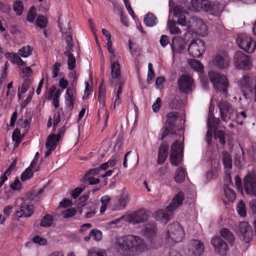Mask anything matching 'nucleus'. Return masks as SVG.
<instances>
[{"label":"nucleus","mask_w":256,"mask_h":256,"mask_svg":"<svg viewBox=\"0 0 256 256\" xmlns=\"http://www.w3.org/2000/svg\"><path fill=\"white\" fill-rule=\"evenodd\" d=\"M178 116V113L176 112L168 114L164 130L161 137V140H163L168 136L172 134L175 139L170 148V158L172 164L176 166L178 165L182 160L184 141V131L182 128L178 130L177 132H173Z\"/></svg>","instance_id":"nucleus-1"},{"label":"nucleus","mask_w":256,"mask_h":256,"mask_svg":"<svg viewBox=\"0 0 256 256\" xmlns=\"http://www.w3.org/2000/svg\"><path fill=\"white\" fill-rule=\"evenodd\" d=\"M114 248L120 256H140L149 250L143 238L132 234L116 238Z\"/></svg>","instance_id":"nucleus-2"},{"label":"nucleus","mask_w":256,"mask_h":256,"mask_svg":"<svg viewBox=\"0 0 256 256\" xmlns=\"http://www.w3.org/2000/svg\"><path fill=\"white\" fill-rule=\"evenodd\" d=\"M184 236V232L182 226L178 222H174L168 226L167 231L164 234L163 242L166 246H172L182 242Z\"/></svg>","instance_id":"nucleus-3"},{"label":"nucleus","mask_w":256,"mask_h":256,"mask_svg":"<svg viewBox=\"0 0 256 256\" xmlns=\"http://www.w3.org/2000/svg\"><path fill=\"white\" fill-rule=\"evenodd\" d=\"M208 76L214 88L226 96L228 87V82L226 76L214 71H210L208 73Z\"/></svg>","instance_id":"nucleus-4"},{"label":"nucleus","mask_w":256,"mask_h":256,"mask_svg":"<svg viewBox=\"0 0 256 256\" xmlns=\"http://www.w3.org/2000/svg\"><path fill=\"white\" fill-rule=\"evenodd\" d=\"M236 43L240 48L249 54L252 53L256 49L255 40L246 34L238 35L236 39Z\"/></svg>","instance_id":"nucleus-5"},{"label":"nucleus","mask_w":256,"mask_h":256,"mask_svg":"<svg viewBox=\"0 0 256 256\" xmlns=\"http://www.w3.org/2000/svg\"><path fill=\"white\" fill-rule=\"evenodd\" d=\"M234 64L237 69L248 70L252 66V62L249 56L241 51H238L234 56Z\"/></svg>","instance_id":"nucleus-6"},{"label":"nucleus","mask_w":256,"mask_h":256,"mask_svg":"<svg viewBox=\"0 0 256 256\" xmlns=\"http://www.w3.org/2000/svg\"><path fill=\"white\" fill-rule=\"evenodd\" d=\"M141 234L146 238L150 240V246L152 248H157L158 246L156 245L154 240L157 234V226L154 222H148L144 224L142 228Z\"/></svg>","instance_id":"nucleus-7"},{"label":"nucleus","mask_w":256,"mask_h":256,"mask_svg":"<svg viewBox=\"0 0 256 256\" xmlns=\"http://www.w3.org/2000/svg\"><path fill=\"white\" fill-rule=\"evenodd\" d=\"M222 119L225 122L233 120L235 110L231 104L226 101H221L218 104Z\"/></svg>","instance_id":"nucleus-8"},{"label":"nucleus","mask_w":256,"mask_h":256,"mask_svg":"<svg viewBox=\"0 0 256 256\" xmlns=\"http://www.w3.org/2000/svg\"><path fill=\"white\" fill-rule=\"evenodd\" d=\"M206 50L204 42L200 39H196L191 42L188 48L190 54L193 57L198 58L202 56Z\"/></svg>","instance_id":"nucleus-9"},{"label":"nucleus","mask_w":256,"mask_h":256,"mask_svg":"<svg viewBox=\"0 0 256 256\" xmlns=\"http://www.w3.org/2000/svg\"><path fill=\"white\" fill-rule=\"evenodd\" d=\"M230 62V58L226 52H221L212 60V64L220 69L227 68Z\"/></svg>","instance_id":"nucleus-10"},{"label":"nucleus","mask_w":256,"mask_h":256,"mask_svg":"<svg viewBox=\"0 0 256 256\" xmlns=\"http://www.w3.org/2000/svg\"><path fill=\"white\" fill-rule=\"evenodd\" d=\"M148 217V214L146 210H140L132 212L127 216H122V218H124V220L128 222L136 224L147 220Z\"/></svg>","instance_id":"nucleus-11"},{"label":"nucleus","mask_w":256,"mask_h":256,"mask_svg":"<svg viewBox=\"0 0 256 256\" xmlns=\"http://www.w3.org/2000/svg\"><path fill=\"white\" fill-rule=\"evenodd\" d=\"M180 90L184 93L190 92L194 88L193 79L188 74H182L178 80Z\"/></svg>","instance_id":"nucleus-12"},{"label":"nucleus","mask_w":256,"mask_h":256,"mask_svg":"<svg viewBox=\"0 0 256 256\" xmlns=\"http://www.w3.org/2000/svg\"><path fill=\"white\" fill-rule=\"evenodd\" d=\"M210 242L216 253L220 255L226 254L228 250V245L220 238L213 237L212 238Z\"/></svg>","instance_id":"nucleus-13"},{"label":"nucleus","mask_w":256,"mask_h":256,"mask_svg":"<svg viewBox=\"0 0 256 256\" xmlns=\"http://www.w3.org/2000/svg\"><path fill=\"white\" fill-rule=\"evenodd\" d=\"M204 244L198 240H190L188 245L189 254L192 256H200L204 252Z\"/></svg>","instance_id":"nucleus-14"},{"label":"nucleus","mask_w":256,"mask_h":256,"mask_svg":"<svg viewBox=\"0 0 256 256\" xmlns=\"http://www.w3.org/2000/svg\"><path fill=\"white\" fill-rule=\"evenodd\" d=\"M130 201V196L126 188L120 192L118 202L114 204L113 210H115L124 209Z\"/></svg>","instance_id":"nucleus-15"},{"label":"nucleus","mask_w":256,"mask_h":256,"mask_svg":"<svg viewBox=\"0 0 256 256\" xmlns=\"http://www.w3.org/2000/svg\"><path fill=\"white\" fill-rule=\"evenodd\" d=\"M192 21L193 22L190 26V30H189L190 32L192 30V32L197 33L202 36H206L208 34V28L207 26L202 20L200 19L194 20L192 18Z\"/></svg>","instance_id":"nucleus-16"},{"label":"nucleus","mask_w":256,"mask_h":256,"mask_svg":"<svg viewBox=\"0 0 256 256\" xmlns=\"http://www.w3.org/2000/svg\"><path fill=\"white\" fill-rule=\"evenodd\" d=\"M110 78L109 82L112 86L116 84L121 76L120 64L118 62H112L110 64Z\"/></svg>","instance_id":"nucleus-17"},{"label":"nucleus","mask_w":256,"mask_h":256,"mask_svg":"<svg viewBox=\"0 0 256 256\" xmlns=\"http://www.w3.org/2000/svg\"><path fill=\"white\" fill-rule=\"evenodd\" d=\"M173 214L166 206L164 210H158L152 214V217L161 223L166 224L168 222Z\"/></svg>","instance_id":"nucleus-18"},{"label":"nucleus","mask_w":256,"mask_h":256,"mask_svg":"<svg viewBox=\"0 0 256 256\" xmlns=\"http://www.w3.org/2000/svg\"><path fill=\"white\" fill-rule=\"evenodd\" d=\"M244 182L246 193L256 196V179L250 175H247Z\"/></svg>","instance_id":"nucleus-19"},{"label":"nucleus","mask_w":256,"mask_h":256,"mask_svg":"<svg viewBox=\"0 0 256 256\" xmlns=\"http://www.w3.org/2000/svg\"><path fill=\"white\" fill-rule=\"evenodd\" d=\"M76 99V90L73 87H68L64 94L65 106L68 110H72L74 108Z\"/></svg>","instance_id":"nucleus-20"},{"label":"nucleus","mask_w":256,"mask_h":256,"mask_svg":"<svg viewBox=\"0 0 256 256\" xmlns=\"http://www.w3.org/2000/svg\"><path fill=\"white\" fill-rule=\"evenodd\" d=\"M252 80L251 78L247 76H243L238 81V84L244 92V94L246 97V95L252 94Z\"/></svg>","instance_id":"nucleus-21"},{"label":"nucleus","mask_w":256,"mask_h":256,"mask_svg":"<svg viewBox=\"0 0 256 256\" xmlns=\"http://www.w3.org/2000/svg\"><path fill=\"white\" fill-rule=\"evenodd\" d=\"M239 228L244 240L246 242H249L252 238L253 232L248 224L246 222H240Z\"/></svg>","instance_id":"nucleus-22"},{"label":"nucleus","mask_w":256,"mask_h":256,"mask_svg":"<svg viewBox=\"0 0 256 256\" xmlns=\"http://www.w3.org/2000/svg\"><path fill=\"white\" fill-rule=\"evenodd\" d=\"M184 196L182 192H178L172 198V202L168 206V208L173 213L182 204Z\"/></svg>","instance_id":"nucleus-23"},{"label":"nucleus","mask_w":256,"mask_h":256,"mask_svg":"<svg viewBox=\"0 0 256 256\" xmlns=\"http://www.w3.org/2000/svg\"><path fill=\"white\" fill-rule=\"evenodd\" d=\"M100 172L99 168H96L90 170L86 174L84 179L88 181L90 184H94L99 183L100 180L95 176Z\"/></svg>","instance_id":"nucleus-24"},{"label":"nucleus","mask_w":256,"mask_h":256,"mask_svg":"<svg viewBox=\"0 0 256 256\" xmlns=\"http://www.w3.org/2000/svg\"><path fill=\"white\" fill-rule=\"evenodd\" d=\"M174 14L175 16L178 18V24L182 26H186L188 30H190L192 24H188L186 20V16L184 13L180 10V8L178 6L176 7L174 10ZM193 22L192 20L189 23Z\"/></svg>","instance_id":"nucleus-25"},{"label":"nucleus","mask_w":256,"mask_h":256,"mask_svg":"<svg viewBox=\"0 0 256 256\" xmlns=\"http://www.w3.org/2000/svg\"><path fill=\"white\" fill-rule=\"evenodd\" d=\"M34 212V208L32 205L26 204H22L19 210L16 212V215L19 218L30 216Z\"/></svg>","instance_id":"nucleus-26"},{"label":"nucleus","mask_w":256,"mask_h":256,"mask_svg":"<svg viewBox=\"0 0 256 256\" xmlns=\"http://www.w3.org/2000/svg\"><path fill=\"white\" fill-rule=\"evenodd\" d=\"M184 48V42L180 37L176 36L172 40V48L174 53H180Z\"/></svg>","instance_id":"nucleus-27"},{"label":"nucleus","mask_w":256,"mask_h":256,"mask_svg":"<svg viewBox=\"0 0 256 256\" xmlns=\"http://www.w3.org/2000/svg\"><path fill=\"white\" fill-rule=\"evenodd\" d=\"M168 144L162 143L160 146L158 152V158L157 162L159 164H162L166 159L168 154Z\"/></svg>","instance_id":"nucleus-28"},{"label":"nucleus","mask_w":256,"mask_h":256,"mask_svg":"<svg viewBox=\"0 0 256 256\" xmlns=\"http://www.w3.org/2000/svg\"><path fill=\"white\" fill-rule=\"evenodd\" d=\"M59 27L60 28L61 32L64 34V38L66 42V50H73V44L72 39L71 35V32L69 29L68 31L62 28V24L59 22Z\"/></svg>","instance_id":"nucleus-29"},{"label":"nucleus","mask_w":256,"mask_h":256,"mask_svg":"<svg viewBox=\"0 0 256 256\" xmlns=\"http://www.w3.org/2000/svg\"><path fill=\"white\" fill-rule=\"evenodd\" d=\"M207 124L208 129L206 132V140L209 144L211 141L213 132L215 130V128L218 124H216L214 122H211V117L210 116L208 120Z\"/></svg>","instance_id":"nucleus-30"},{"label":"nucleus","mask_w":256,"mask_h":256,"mask_svg":"<svg viewBox=\"0 0 256 256\" xmlns=\"http://www.w3.org/2000/svg\"><path fill=\"white\" fill-rule=\"evenodd\" d=\"M73 50H66L64 54L68 57V66L70 70H74L76 67V59L72 54Z\"/></svg>","instance_id":"nucleus-31"},{"label":"nucleus","mask_w":256,"mask_h":256,"mask_svg":"<svg viewBox=\"0 0 256 256\" xmlns=\"http://www.w3.org/2000/svg\"><path fill=\"white\" fill-rule=\"evenodd\" d=\"M224 6L218 2H214L212 4L210 9V13L214 16H219L222 12Z\"/></svg>","instance_id":"nucleus-32"},{"label":"nucleus","mask_w":256,"mask_h":256,"mask_svg":"<svg viewBox=\"0 0 256 256\" xmlns=\"http://www.w3.org/2000/svg\"><path fill=\"white\" fill-rule=\"evenodd\" d=\"M60 140L58 136H56L54 134L50 135L46 140V148H51L55 149L56 146V143Z\"/></svg>","instance_id":"nucleus-33"},{"label":"nucleus","mask_w":256,"mask_h":256,"mask_svg":"<svg viewBox=\"0 0 256 256\" xmlns=\"http://www.w3.org/2000/svg\"><path fill=\"white\" fill-rule=\"evenodd\" d=\"M188 63L192 68L195 71L200 73L203 72L204 66L198 60L194 59L188 60Z\"/></svg>","instance_id":"nucleus-34"},{"label":"nucleus","mask_w":256,"mask_h":256,"mask_svg":"<svg viewBox=\"0 0 256 256\" xmlns=\"http://www.w3.org/2000/svg\"><path fill=\"white\" fill-rule=\"evenodd\" d=\"M144 20L146 25L149 27L155 26L158 22L156 18L152 13L148 14L145 16Z\"/></svg>","instance_id":"nucleus-35"},{"label":"nucleus","mask_w":256,"mask_h":256,"mask_svg":"<svg viewBox=\"0 0 256 256\" xmlns=\"http://www.w3.org/2000/svg\"><path fill=\"white\" fill-rule=\"evenodd\" d=\"M220 236L224 239H226L227 241L229 243L231 244L233 242L234 237V234H232L230 230L227 228H224L220 230Z\"/></svg>","instance_id":"nucleus-36"},{"label":"nucleus","mask_w":256,"mask_h":256,"mask_svg":"<svg viewBox=\"0 0 256 256\" xmlns=\"http://www.w3.org/2000/svg\"><path fill=\"white\" fill-rule=\"evenodd\" d=\"M186 170L182 167L178 168L175 172L174 180L178 183L182 182L185 178Z\"/></svg>","instance_id":"nucleus-37"},{"label":"nucleus","mask_w":256,"mask_h":256,"mask_svg":"<svg viewBox=\"0 0 256 256\" xmlns=\"http://www.w3.org/2000/svg\"><path fill=\"white\" fill-rule=\"evenodd\" d=\"M118 159V156L117 155L112 156L110 159L106 162L100 165V168H99L100 170H106L109 167H112L116 164Z\"/></svg>","instance_id":"nucleus-38"},{"label":"nucleus","mask_w":256,"mask_h":256,"mask_svg":"<svg viewBox=\"0 0 256 256\" xmlns=\"http://www.w3.org/2000/svg\"><path fill=\"white\" fill-rule=\"evenodd\" d=\"M35 163L33 160L30 166L21 174L20 178L22 181H25L30 179L33 176V172L32 171V167Z\"/></svg>","instance_id":"nucleus-39"},{"label":"nucleus","mask_w":256,"mask_h":256,"mask_svg":"<svg viewBox=\"0 0 256 256\" xmlns=\"http://www.w3.org/2000/svg\"><path fill=\"white\" fill-rule=\"evenodd\" d=\"M222 162L225 168L228 169L231 168L232 166V156L230 154L226 151H224L222 152Z\"/></svg>","instance_id":"nucleus-40"},{"label":"nucleus","mask_w":256,"mask_h":256,"mask_svg":"<svg viewBox=\"0 0 256 256\" xmlns=\"http://www.w3.org/2000/svg\"><path fill=\"white\" fill-rule=\"evenodd\" d=\"M224 189L225 196L228 200L230 202H233L236 198L235 192L228 186H224Z\"/></svg>","instance_id":"nucleus-41"},{"label":"nucleus","mask_w":256,"mask_h":256,"mask_svg":"<svg viewBox=\"0 0 256 256\" xmlns=\"http://www.w3.org/2000/svg\"><path fill=\"white\" fill-rule=\"evenodd\" d=\"M168 28L170 32L172 34H178L181 33V30L178 27L175 22L172 20H168Z\"/></svg>","instance_id":"nucleus-42"},{"label":"nucleus","mask_w":256,"mask_h":256,"mask_svg":"<svg viewBox=\"0 0 256 256\" xmlns=\"http://www.w3.org/2000/svg\"><path fill=\"white\" fill-rule=\"evenodd\" d=\"M32 48L30 46H26L22 47L18 51V54L23 58H28L32 54Z\"/></svg>","instance_id":"nucleus-43"},{"label":"nucleus","mask_w":256,"mask_h":256,"mask_svg":"<svg viewBox=\"0 0 256 256\" xmlns=\"http://www.w3.org/2000/svg\"><path fill=\"white\" fill-rule=\"evenodd\" d=\"M18 54L14 53L10 56V62L15 64L19 66H24L26 64L24 61L20 58Z\"/></svg>","instance_id":"nucleus-44"},{"label":"nucleus","mask_w":256,"mask_h":256,"mask_svg":"<svg viewBox=\"0 0 256 256\" xmlns=\"http://www.w3.org/2000/svg\"><path fill=\"white\" fill-rule=\"evenodd\" d=\"M246 118V114L244 111L237 112L235 110L233 120H236L239 124H242L243 121Z\"/></svg>","instance_id":"nucleus-45"},{"label":"nucleus","mask_w":256,"mask_h":256,"mask_svg":"<svg viewBox=\"0 0 256 256\" xmlns=\"http://www.w3.org/2000/svg\"><path fill=\"white\" fill-rule=\"evenodd\" d=\"M23 137L24 136L20 134V132L18 128L14 130L12 134V139L14 142H16V146L21 142Z\"/></svg>","instance_id":"nucleus-46"},{"label":"nucleus","mask_w":256,"mask_h":256,"mask_svg":"<svg viewBox=\"0 0 256 256\" xmlns=\"http://www.w3.org/2000/svg\"><path fill=\"white\" fill-rule=\"evenodd\" d=\"M13 9L17 15H22L24 10V6L22 2L20 0L15 2L14 3Z\"/></svg>","instance_id":"nucleus-47"},{"label":"nucleus","mask_w":256,"mask_h":256,"mask_svg":"<svg viewBox=\"0 0 256 256\" xmlns=\"http://www.w3.org/2000/svg\"><path fill=\"white\" fill-rule=\"evenodd\" d=\"M90 236L96 241H100L102 238V232L96 228L92 230L89 233Z\"/></svg>","instance_id":"nucleus-48"},{"label":"nucleus","mask_w":256,"mask_h":256,"mask_svg":"<svg viewBox=\"0 0 256 256\" xmlns=\"http://www.w3.org/2000/svg\"><path fill=\"white\" fill-rule=\"evenodd\" d=\"M53 222V218L50 215L46 214L41 220L40 226L44 227L50 226Z\"/></svg>","instance_id":"nucleus-49"},{"label":"nucleus","mask_w":256,"mask_h":256,"mask_svg":"<svg viewBox=\"0 0 256 256\" xmlns=\"http://www.w3.org/2000/svg\"><path fill=\"white\" fill-rule=\"evenodd\" d=\"M36 14V8L32 6V7L28 12L26 20L30 22H34Z\"/></svg>","instance_id":"nucleus-50"},{"label":"nucleus","mask_w":256,"mask_h":256,"mask_svg":"<svg viewBox=\"0 0 256 256\" xmlns=\"http://www.w3.org/2000/svg\"><path fill=\"white\" fill-rule=\"evenodd\" d=\"M236 210L238 214L241 216H244L246 215V206L242 201H240L237 204Z\"/></svg>","instance_id":"nucleus-51"},{"label":"nucleus","mask_w":256,"mask_h":256,"mask_svg":"<svg viewBox=\"0 0 256 256\" xmlns=\"http://www.w3.org/2000/svg\"><path fill=\"white\" fill-rule=\"evenodd\" d=\"M14 167L12 164H11L6 172L0 178V188L4 184V182L8 180L6 174H10L12 170L14 169Z\"/></svg>","instance_id":"nucleus-52"},{"label":"nucleus","mask_w":256,"mask_h":256,"mask_svg":"<svg viewBox=\"0 0 256 256\" xmlns=\"http://www.w3.org/2000/svg\"><path fill=\"white\" fill-rule=\"evenodd\" d=\"M36 24L40 28L46 27L48 23L46 18L42 16H39L36 20Z\"/></svg>","instance_id":"nucleus-53"},{"label":"nucleus","mask_w":256,"mask_h":256,"mask_svg":"<svg viewBox=\"0 0 256 256\" xmlns=\"http://www.w3.org/2000/svg\"><path fill=\"white\" fill-rule=\"evenodd\" d=\"M88 256H106V254L104 252L93 248L88 251Z\"/></svg>","instance_id":"nucleus-54"},{"label":"nucleus","mask_w":256,"mask_h":256,"mask_svg":"<svg viewBox=\"0 0 256 256\" xmlns=\"http://www.w3.org/2000/svg\"><path fill=\"white\" fill-rule=\"evenodd\" d=\"M32 242L40 246H44L47 244L46 240L39 236H34L32 238Z\"/></svg>","instance_id":"nucleus-55"},{"label":"nucleus","mask_w":256,"mask_h":256,"mask_svg":"<svg viewBox=\"0 0 256 256\" xmlns=\"http://www.w3.org/2000/svg\"><path fill=\"white\" fill-rule=\"evenodd\" d=\"M10 187L14 190H20L22 189V184L18 178L10 184Z\"/></svg>","instance_id":"nucleus-56"},{"label":"nucleus","mask_w":256,"mask_h":256,"mask_svg":"<svg viewBox=\"0 0 256 256\" xmlns=\"http://www.w3.org/2000/svg\"><path fill=\"white\" fill-rule=\"evenodd\" d=\"M76 212V210L74 208H68V209H66L65 210H64L62 212V214L64 218H68L72 217V216H74Z\"/></svg>","instance_id":"nucleus-57"},{"label":"nucleus","mask_w":256,"mask_h":256,"mask_svg":"<svg viewBox=\"0 0 256 256\" xmlns=\"http://www.w3.org/2000/svg\"><path fill=\"white\" fill-rule=\"evenodd\" d=\"M216 138H219V141L222 145H224L225 144V134L222 130H219L214 135Z\"/></svg>","instance_id":"nucleus-58"},{"label":"nucleus","mask_w":256,"mask_h":256,"mask_svg":"<svg viewBox=\"0 0 256 256\" xmlns=\"http://www.w3.org/2000/svg\"><path fill=\"white\" fill-rule=\"evenodd\" d=\"M203 0H192V5L196 11H199L202 8Z\"/></svg>","instance_id":"nucleus-59"},{"label":"nucleus","mask_w":256,"mask_h":256,"mask_svg":"<svg viewBox=\"0 0 256 256\" xmlns=\"http://www.w3.org/2000/svg\"><path fill=\"white\" fill-rule=\"evenodd\" d=\"M154 74L152 70V64L151 63H149L148 64V82L150 83L154 78Z\"/></svg>","instance_id":"nucleus-60"},{"label":"nucleus","mask_w":256,"mask_h":256,"mask_svg":"<svg viewBox=\"0 0 256 256\" xmlns=\"http://www.w3.org/2000/svg\"><path fill=\"white\" fill-rule=\"evenodd\" d=\"M60 64L58 62H56L52 68V78H56L58 76V72L60 70Z\"/></svg>","instance_id":"nucleus-61"},{"label":"nucleus","mask_w":256,"mask_h":256,"mask_svg":"<svg viewBox=\"0 0 256 256\" xmlns=\"http://www.w3.org/2000/svg\"><path fill=\"white\" fill-rule=\"evenodd\" d=\"M22 76L23 78H28L32 74V70L29 66H26L23 68L22 69Z\"/></svg>","instance_id":"nucleus-62"},{"label":"nucleus","mask_w":256,"mask_h":256,"mask_svg":"<svg viewBox=\"0 0 256 256\" xmlns=\"http://www.w3.org/2000/svg\"><path fill=\"white\" fill-rule=\"evenodd\" d=\"M60 121V114L59 112H56L54 114L53 118V128L55 130Z\"/></svg>","instance_id":"nucleus-63"},{"label":"nucleus","mask_w":256,"mask_h":256,"mask_svg":"<svg viewBox=\"0 0 256 256\" xmlns=\"http://www.w3.org/2000/svg\"><path fill=\"white\" fill-rule=\"evenodd\" d=\"M212 4L208 0H203L202 8L200 10L206 12H210V7L212 6Z\"/></svg>","instance_id":"nucleus-64"}]
</instances>
